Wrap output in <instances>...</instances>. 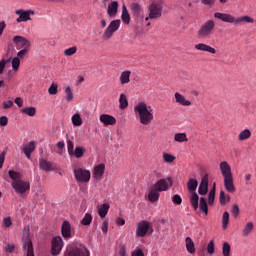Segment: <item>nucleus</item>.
<instances>
[{
	"label": "nucleus",
	"mask_w": 256,
	"mask_h": 256,
	"mask_svg": "<svg viewBox=\"0 0 256 256\" xmlns=\"http://www.w3.org/2000/svg\"><path fill=\"white\" fill-rule=\"evenodd\" d=\"M224 187L228 193H235V184L233 183V176L224 178Z\"/></svg>",
	"instance_id": "25"
},
{
	"label": "nucleus",
	"mask_w": 256,
	"mask_h": 256,
	"mask_svg": "<svg viewBox=\"0 0 256 256\" xmlns=\"http://www.w3.org/2000/svg\"><path fill=\"white\" fill-rule=\"evenodd\" d=\"M77 53V47L73 46L64 51V55L66 57H71V55H75Z\"/></svg>",
	"instance_id": "49"
},
{
	"label": "nucleus",
	"mask_w": 256,
	"mask_h": 256,
	"mask_svg": "<svg viewBox=\"0 0 256 256\" xmlns=\"http://www.w3.org/2000/svg\"><path fill=\"white\" fill-rule=\"evenodd\" d=\"M174 141H177V143H185L188 141L187 134L185 133H176L174 135Z\"/></svg>",
	"instance_id": "40"
},
{
	"label": "nucleus",
	"mask_w": 256,
	"mask_h": 256,
	"mask_svg": "<svg viewBox=\"0 0 256 256\" xmlns=\"http://www.w3.org/2000/svg\"><path fill=\"white\" fill-rule=\"evenodd\" d=\"M99 119L105 127H109V125L113 126L117 123V119L109 114H102Z\"/></svg>",
	"instance_id": "17"
},
{
	"label": "nucleus",
	"mask_w": 256,
	"mask_h": 256,
	"mask_svg": "<svg viewBox=\"0 0 256 256\" xmlns=\"http://www.w3.org/2000/svg\"><path fill=\"white\" fill-rule=\"evenodd\" d=\"M220 205H227V196L225 195V191L221 190L219 195Z\"/></svg>",
	"instance_id": "52"
},
{
	"label": "nucleus",
	"mask_w": 256,
	"mask_h": 256,
	"mask_svg": "<svg viewBox=\"0 0 256 256\" xmlns=\"http://www.w3.org/2000/svg\"><path fill=\"white\" fill-rule=\"evenodd\" d=\"M119 103H120L119 105L120 109H127V107H129V101L127 100V95L120 94Z\"/></svg>",
	"instance_id": "39"
},
{
	"label": "nucleus",
	"mask_w": 256,
	"mask_h": 256,
	"mask_svg": "<svg viewBox=\"0 0 256 256\" xmlns=\"http://www.w3.org/2000/svg\"><path fill=\"white\" fill-rule=\"evenodd\" d=\"M160 195L161 194L158 191V189L156 187L152 186L149 190L148 200L150 201V203H157V201H159Z\"/></svg>",
	"instance_id": "21"
},
{
	"label": "nucleus",
	"mask_w": 256,
	"mask_h": 256,
	"mask_svg": "<svg viewBox=\"0 0 256 256\" xmlns=\"http://www.w3.org/2000/svg\"><path fill=\"white\" fill-rule=\"evenodd\" d=\"M13 251H15V245L8 244V245L5 247V252H6V253H13Z\"/></svg>",
	"instance_id": "63"
},
{
	"label": "nucleus",
	"mask_w": 256,
	"mask_h": 256,
	"mask_svg": "<svg viewBox=\"0 0 256 256\" xmlns=\"http://www.w3.org/2000/svg\"><path fill=\"white\" fill-rule=\"evenodd\" d=\"M118 9H119V2L112 1L108 5L107 14L109 15V17H115L117 15Z\"/></svg>",
	"instance_id": "24"
},
{
	"label": "nucleus",
	"mask_w": 256,
	"mask_h": 256,
	"mask_svg": "<svg viewBox=\"0 0 256 256\" xmlns=\"http://www.w3.org/2000/svg\"><path fill=\"white\" fill-rule=\"evenodd\" d=\"M67 150L68 155H72V153L75 151L73 141L67 140Z\"/></svg>",
	"instance_id": "56"
},
{
	"label": "nucleus",
	"mask_w": 256,
	"mask_h": 256,
	"mask_svg": "<svg viewBox=\"0 0 256 256\" xmlns=\"http://www.w3.org/2000/svg\"><path fill=\"white\" fill-rule=\"evenodd\" d=\"M220 171L221 175L224 177V179L233 177V172H231V166L227 161H222L220 163Z\"/></svg>",
	"instance_id": "16"
},
{
	"label": "nucleus",
	"mask_w": 256,
	"mask_h": 256,
	"mask_svg": "<svg viewBox=\"0 0 256 256\" xmlns=\"http://www.w3.org/2000/svg\"><path fill=\"white\" fill-rule=\"evenodd\" d=\"M215 202V184L212 190L208 194V204L213 205Z\"/></svg>",
	"instance_id": "48"
},
{
	"label": "nucleus",
	"mask_w": 256,
	"mask_h": 256,
	"mask_svg": "<svg viewBox=\"0 0 256 256\" xmlns=\"http://www.w3.org/2000/svg\"><path fill=\"white\" fill-rule=\"evenodd\" d=\"M176 103H178L179 105H182L183 107H191V101L185 99V96H183V94L176 92L174 94Z\"/></svg>",
	"instance_id": "23"
},
{
	"label": "nucleus",
	"mask_w": 256,
	"mask_h": 256,
	"mask_svg": "<svg viewBox=\"0 0 256 256\" xmlns=\"http://www.w3.org/2000/svg\"><path fill=\"white\" fill-rule=\"evenodd\" d=\"M64 93L66 95V101L71 103V101H73V90H71V87L67 86L64 90Z\"/></svg>",
	"instance_id": "43"
},
{
	"label": "nucleus",
	"mask_w": 256,
	"mask_h": 256,
	"mask_svg": "<svg viewBox=\"0 0 256 256\" xmlns=\"http://www.w3.org/2000/svg\"><path fill=\"white\" fill-rule=\"evenodd\" d=\"M247 139H251V130L244 129L238 134V141H247Z\"/></svg>",
	"instance_id": "31"
},
{
	"label": "nucleus",
	"mask_w": 256,
	"mask_h": 256,
	"mask_svg": "<svg viewBox=\"0 0 256 256\" xmlns=\"http://www.w3.org/2000/svg\"><path fill=\"white\" fill-rule=\"evenodd\" d=\"M163 160L165 161V163H173V161H175V156L169 153H164Z\"/></svg>",
	"instance_id": "51"
},
{
	"label": "nucleus",
	"mask_w": 256,
	"mask_h": 256,
	"mask_svg": "<svg viewBox=\"0 0 256 256\" xmlns=\"http://www.w3.org/2000/svg\"><path fill=\"white\" fill-rule=\"evenodd\" d=\"M134 112L138 114L141 125H150L151 121H153V108L148 106L145 102H139L134 107Z\"/></svg>",
	"instance_id": "1"
},
{
	"label": "nucleus",
	"mask_w": 256,
	"mask_h": 256,
	"mask_svg": "<svg viewBox=\"0 0 256 256\" xmlns=\"http://www.w3.org/2000/svg\"><path fill=\"white\" fill-rule=\"evenodd\" d=\"M121 19L125 25H129L131 23V15H129V11L127 10V6L123 5L122 6V15Z\"/></svg>",
	"instance_id": "28"
},
{
	"label": "nucleus",
	"mask_w": 256,
	"mask_h": 256,
	"mask_svg": "<svg viewBox=\"0 0 256 256\" xmlns=\"http://www.w3.org/2000/svg\"><path fill=\"white\" fill-rule=\"evenodd\" d=\"M23 249L27 251L26 256H35L33 252V242L29 237V228H24L23 230Z\"/></svg>",
	"instance_id": "10"
},
{
	"label": "nucleus",
	"mask_w": 256,
	"mask_h": 256,
	"mask_svg": "<svg viewBox=\"0 0 256 256\" xmlns=\"http://www.w3.org/2000/svg\"><path fill=\"white\" fill-rule=\"evenodd\" d=\"M27 53H29V48H23L22 50H20L17 53V57L20 59H23V57H25V55H27Z\"/></svg>",
	"instance_id": "58"
},
{
	"label": "nucleus",
	"mask_w": 256,
	"mask_h": 256,
	"mask_svg": "<svg viewBox=\"0 0 256 256\" xmlns=\"http://www.w3.org/2000/svg\"><path fill=\"white\" fill-rule=\"evenodd\" d=\"M199 185V183L197 182L196 179L190 178L188 180V191H190V193H195V191H197V186Z\"/></svg>",
	"instance_id": "35"
},
{
	"label": "nucleus",
	"mask_w": 256,
	"mask_h": 256,
	"mask_svg": "<svg viewBox=\"0 0 256 256\" xmlns=\"http://www.w3.org/2000/svg\"><path fill=\"white\" fill-rule=\"evenodd\" d=\"M104 173H105V164L102 163L94 167L93 177H95V179H101Z\"/></svg>",
	"instance_id": "27"
},
{
	"label": "nucleus",
	"mask_w": 256,
	"mask_h": 256,
	"mask_svg": "<svg viewBox=\"0 0 256 256\" xmlns=\"http://www.w3.org/2000/svg\"><path fill=\"white\" fill-rule=\"evenodd\" d=\"M209 191V177L205 175L198 188L199 195H207Z\"/></svg>",
	"instance_id": "18"
},
{
	"label": "nucleus",
	"mask_w": 256,
	"mask_h": 256,
	"mask_svg": "<svg viewBox=\"0 0 256 256\" xmlns=\"http://www.w3.org/2000/svg\"><path fill=\"white\" fill-rule=\"evenodd\" d=\"M213 31H215V21L208 20L200 26L197 35L200 39H209L213 35Z\"/></svg>",
	"instance_id": "4"
},
{
	"label": "nucleus",
	"mask_w": 256,
	"mask_h": 256,
	"mask_svg": "<svg viewBox=\"0 0 256 256\" xmlns=\"http://www.w3.org/2000/svg\"><path fill=\"white\" fill-rule=\"evenodd\" d=\"M132 256H145V253H143V250L141 249H136L133 253Z\"/></svg>",
	"instance_id": "64"
},
{
	"label": "nucleus",
	"mask_w": 256,
	"mask_h": 256,
	"mask_svg": "<svg viewBox=\"0 0 256 256\" xmlns=\"http://www.w3.org/2000/svg\"><path fill=\"white\" fill-rule=\"evenodd\" d=\"M13 107V101L8 100L6 102H3V109H11Z\"/></svg>",
	"instance_id": "62"
},
{
	"label": "nucleus",
	"mask_w": 256,
	"mask_h": 256,
	"mask_svg": "<svg viewBox=\"0 0 256 256\" xmlns=\"http://www.w3.org/2000/svg\"><path fill=\"white\" fill-rule=\"evenodd\" d=\"M251 177L252 175L250 173H246L244 175L245 185H253V183L251 182Z\"/></svg>",
	"instance_id": "61"
},
{
	"label": "nucleus",
	"mask_w": 256,
	"mask_h": 256,
	"mask_svg": "<svg viewBox=\"0 0 256 256\" xmlns=\"http://www.w3.org/2000/svg\"><path fill=\"white\" fill-rule=\"evenodd\" d=\"M9 61H11V58L8 60L2 59L0 61V75H3V71H5V67H6L7 63H9Z\"/></svg>",
	"instance_id": "55"
},
{
	"label": "nucleus",
	"mask_w": 256,
	"mask_h": 256,
	"mask_svg": "<svg viewBox=\"0 0 256 256\" xmlns=\"http://www.w3.org/2000/svg\"><path fill=\"white\" fill-rule=\"evenodd\" d=\"M200 209L203 211V213H205V215H207V213H209V208L207 206V200H205V198H203V197L200 198Z\"/></svg>",
	"instance_id": "44"
},
{
	"label": "nucleus",
	"mask_w": 256,
	"mask_h": 256,
	"mask_svg": "<svg viewBox=\"0 0 256 256\" xmlns=\"http://www.w3.org/2000/svg\"><path fill=\"white\" fill-rule=\"evenodd\" d=\"M21 113H23L24 115H28V117H35V115H37V108L35 107H26L21 109Z\"/></svg>",
	"instance_id": "33"
},
{
	"label": "nucleus",
	"mask_w": 256,
	"mask_h": 256,
	"mask_svg": "<svg viewBox=\"0 0 256 256\" xmlns=\"http://www.w3.org/2000/svg\"><path fill=\"white\" fill-rule=\"evenodd\" d=\"M39 167L42 169V171H46V173H49V171H55L53 163L45 160L44 158L39 159Z\"/></svg>",
	"instance_id": "20"
},
{
	"label": "nucleus",
	"mask_w": 256,
	"mask_h": 256,
	"mask_svg": "<svg viewBox=\"0 0 256 256\" xmlns=\"http://www.w3.org/2000/svg\"><path fill=\"white\" fill-rule=\"evenodd\" d=\"M214 17L215 19H219L224 23H233L234 25H239V23H255V20H253V18L249 16H241V17L235 18V16L229 13L216 12L214 13Z\"/></svg>",
	"instance_id": "2"
},
{
	"label": "nucleus",
	"mask_w": 256,
	"mask_h": 256,
	"mask_svg": "<svg viewBox=\"0 0 256 256\" xmlns=\"http://www.w3.org/2000/svg\"><path fill=\"white\" fill-rule=\"evenodd\" d=\"M8 124H9V118H7V116H1L0 127H7Z\"/></svg>",
	"instance_id": "57"
},
{
	"label": "nucleus",
	"mask_w": 256,
	"mask_h": 256,
	"mask_svg": "<svg viewBox=\"0 0 256 256\" xmlns=\"http://www.w3.org/2000/svg\"><path fill=\"white\" fill-rule=\"evenodd\" d=\"M12 188L18 195H25L27 191H30L31 184L23 180H16L12 182Z\"/></svg>",
	"instance_id": "8"
},
{
	"label": "nucleus",
	"mask_w": 256,
	"mask_h": 256,
	"mask_svg": "<svg viewBox=\"0 0 256 256\" xmlns=\"http://www.w3.org/2000/svg\"><path fill=\"white\" fill-rule=\"evenodd\" d=\"M185 243L186 250L188 251V253L193 255V253H195V243L193 242V239H191V237H186Z\"/></svg>",
	"instance_id": "30"
},
{
	"label": "nucleus",
	"mask_w": 256,
	"mask_h": 256,
	"mask_svg": "<svg viewBox=\"0 0 256 256\" xmlns=\"http://www.w3.org/2000/svg\"><path fill=\"white\" fill-rule=\"evenodd\" d=\"M8 175L12 181H21V174L19 172H15L14 170H9Z\"/></svg>",
	"instance_id": "42"
},
{
	"label": "nucleus",
	"mask_w": 256,
	"mask_h": 256,
	"mask_svg": "<svg viewBox=\"0 0 256 256\" xmlns=\"http://www.w3.org/2000/svg\"><path fill=\"white\" fill-rule=\"evenodd\" d=\"M207 253L213 255L215 253V242L211 240L207 245Z\"/></svg>",
	"instance_id": "50"
},
{
	"label": "nucleus",
	"mask_w": 256,
	"mask_h": 256,
	"mask_svg": "<svg viewBox=\"0 0 256 256\" xmlns=\"http://www.w3.org/2000/svg\"><path fill=\"white\" fill-rule=\"evenodd\" d=\"M194 48L197 51H205L206 53H211L212 55H215L217 53V50L215 48L205 44V43H199L194 46Z\"/></svg>",
	"instance_id": "22"
},
{
	"label": "nucleus",
	"mask_w": 256,
	"mask_h": 256,
	"mask_svg": "<svg viewBox=\"0 0 256 256\" xmlns=\"http://www.w3.org/2000/svg\"><path fill=\"white\" fill-rule=\"evenodd\" d=\"M35 151V141H31L30 143L24 145L23 153L27 157V159H31V153Z\"/></svg>",
	"instance_id": "26"
},
{
	"label": "nucleus",
	"mask_w": 256,
	"mask_h": 256,
	"mask_svg": "<svg viewBox=\"0 0 256 256\" xmlns=\"http://www.w3.org/2000/svg\"><path fill=\"white\" fill-rule=\"evenodd\" d=\"M253 222H248L242 230V237H249L253 231Z\"/></svg>",
	"instance_id": "38"
},
{
	"label": "nucleus",
	"mask_w": 256,
	"mask_h": 256,
	"mask_svg": "<svg viewBox=\"0 0 256 256\" xmlns=\"http://www.w3.org/2000/svg\"><path fill=\"white\" fill-rule=\"evenodd\" d=\"M172 203H174V205H181V203H183V199L180 195L176 194L172 197Z\"/></svg>",
	"instance_id": "54"
},
{
	"label": "nucleus",
	"mask_w": 256,
	"mask_h": 256,
	"mask_svg": "<svg viewBox=\"0 0 256 256\" xmlns=\"http://www.w3.org/2000/svg\"><path fill=\"white\" fill-rule=\"evenodd\" d=\"M20 65H21V60L19 59V57H14L12 59V69L14 71H19Z\"/></svg>",
	"instance_id": "47"
},
{
	"label": "nucleus",
	"mask_w": 256,
	"mask_h": 256,
	"mask_svg": "<svg viewBox=\"0 0 256 256\" xmlns=\"http://www.w3.org/2000/svg\"><path fill=\"white\" fill-rule=\"evenodd\" d=\"M148 13L150 19H161V17L163 16V1H152L151 4L148 6Z\"/></svg>",
	"instance_id": "3"
},
{
	"label": "nucleus",
	"mask_w": 256,
	"mask_h": 256,
	"mask_svg": "<svg viewBox=\"0 0 256 256\" xmlns=\"http://www.w3.org/2000/svg\"><path fill=\"white\" fill-rule=\"evenodd\" d=\"M74 177L78 183H89L91 181V171L83 168H74Z\"/></svg>",
	"instance_id": "7"
},
{
	"label": "nucleus",
	"mask_w": 256,
	"mask_h": 256,
	"mask_svg": "<svg viewBox=\"0 0 256 256\" xmlns=\"http://www.w3.org/2000/svg\"><path fill=\"white\" fill-rule=\"evenodd\" d=\"M13 43L17 49H30L31 47V41L23 36H14Z\"/></svg>",
	"instance_id": "13"
},
{
	"label": "nucleus",
	"mask_w": 256,
	"mask_h": 256,
	"mask_svg": "<svg viewBox=\"0 0 256 256\" xmlns=\"http://www.w3.org/2000/svg\"><path fill=\"white\" fill-rule=\"evenodd\" d=\"M109 204H102L98 210V215L101 219H105L107 217V213H109Z\"/></svg>",
	"instance_id": "36"
},
{
	"label": "nucleus",
	"mask_w": 256,
	"mask_h": 256,
	"mask_svg": "<svg viewBox=\"0 0 256 256\" xmlns=\"http://www.w3.org/2000/svg\"><path fill=\"white\" fill-rule=\"evenodd\" d=\"M131 81V71L126 70L120 74L121 85H127Z\"/></svg>",
	"instance_id": "29"
},
{
	"label": "nucleus",
	"mask_w": 256,
	"mask_h": 256,
	"mask_svg": "<svg viewBox=\"0 0 256 256\" xmlns=\"http://www.w3.org/2000/svg\"><path fill=\"white\" fill-rule=\"evenodd\" d=\"M119 27H121V20H113L110 22L108 27L105 29L102 38L107 41L113 37V33L119 30Z\"/></svg>",
	"instance_id": "9"
},
{
	"label": "nucleus",
	"mask_w": 256,
	"mask_h": 256,
	"mask_svg": "<svg viewBox=\"0 0 256 256\" xmlns=\"http://www.w3.org/2000/svg\"><path fill=\"white\" fill-rule=\"evenodd\" d=\"M64 256H89V251L81 244H72L66 249Z\"/></svg>",
	"instance_id": "5"
},
{
	"label": "nucleus",
	"mask_w": 256,
	"mask_h": 256,
	"mask_svg": "<svg viewBox=\"0 0 256 256\" xmlns=\"http://www.w3.org/2000/svg\"><path fill=\"white\" fill-rule=\"evenodd\" d=\"M72 125H74V127H81L83 125V119H81V114L76 113L72 116Z\"/></svg>",
	"instance_id": "37"
},
{
	"label": "nucleus",
	"mask_w": 256,
	"mask_h": 256,
	"mask_svg": "<svg viewBox=\"0 0 256 256\" xmlns=\"http://www.w3.org/2000/svg\"><path fill=\"white\" fill-rule=\"evenodd\" d=\"M13 225V222L11 221L10 217H6L3 219V226L6 228H9Z\"/></svg>",
	"instance_id": "59"
},
{
	"label": "nucleus",
	"mask_w": 256,
	"mask_h": 256,
	"mask_svg": "<svg viewBox=\"0 0 256 256\" xmlns=\"http://www.w3.org/2000/svg\"><path fill=\"white\" fill-rule=\"evenodd\" d=\"M229 225V212L225 211L222 216V228L227 229Z\"/></svg>",
	"instance_id": "45"
},
{
	"label": "nucleus",
	"mask_w": 256,
	"mask_h": 256,
	"mask_svg": "<svg viewBox=\"0 0 256 256\" xmlns=\"http://www.w3.org/2000/svg\"><path fill=\"white\" fill-rule=\"evenodd\" d=\"M83 155H85V148L78 146L74 149L72 155H70V156L76 157V159H81V157H83Z\"/></svg>",
	"instance_id": "34"
},
{
	"label": "nucleus",
	"mask_w": 256,
	"mask_h": 256,
	"mask_svg": "<svg viewBox=\"0 0 256 256\" xmlns=\"http://www.w3.org/2000/svg\"><path fill=\"white\" fill-rule=\"evenodd\" d=\"M190 202L193 209L195 210L199 209V195H197V192H192L190 196Z\"/></svg>",
	"instance_id": "32"
},
{
	"label": "nucleus",
	"mask_w": 256,
	"mask_h": 256,
	"mask_svg": "<svg viewBox=\"0 0 256 256\" xmlns=\"http://www.w3.org/2000/svg\"><path fill=\"white\" fill-rule=\"evenodd\" d=\"M58 86L55 83H52L51 86L48 88V93L49 95H57L58 91Z\"/></svg>",
	"instance_id": "53"
},
{
	"label": "nucleus",
	"mask_w": 256,
	"mask_h": 256,
	"mask_svg": "<svg viewBox=\"0 0 256 256\" xmlns=\"http://www.w3.org/2000/svg\"><path fill=\"white\" fill-rule=\"evenodd\" d=\"M153 187L156 188L160 193L163 191H168L170 187H173V178L166 177L160 179L153 185Z\"/></svg>",
	"instance_id": "11"
},
{
	"label": "nucleus",
	"mask_w": 256,
	"mask_h": 256,
	"mask_svg": "<svg viewBox=\"0 0 256 256\" xmlns=\"http://www.w3.org/2000/svg\"><path fill=\"white\" fill-rule=\"evenodd\" d=\"M222 255L223 256H231V245L228 242L223 243Z\"/></svg>",
	"instance_id": "41"
},
{
	"label": "nucleus",
	"mask_w": 256,
	"mask_h": 256,
	"mask_svg": "<svg viewBox=\"0 0 256 256\" xmlns=\"http://www.w3.org/2000/svg\"><path fill=\"white\" fill-rule=\"evenodd\" d=\"M130 9L136 21H140V19H143V9L141 8V5H139V3H132L130 5Z\"/></svg>",
	"instance_id": "15"
},
{
	"label": "nucleus",
	"mask_w": 256,
	"mask_h": 256,
	"mask_svg": "<svg viewBox=\"0 0 256 256\" xmlns=\"http://www.w3.org/2000/svg\"><path fill=\"white\" fill-rule=\"evenodd\" d=\"M61 233L64 239H71V223L64 221L61 226Z\"/></svg>",
	"instance_id": "19"
},
{
	"label": "nucleus",
	"mask_w": 256,
	"mask_h": 256,
	"mask_svg": "<svg viewBox=\"0 0 256 256\" xmlns=\"http://www.w3.org/2000/svg\"><path fill=\"white\" fill-rule=\"evenodd\" d=\"M147 235H153V226L151 223L142 220L137 225L136 237H147Z\"/></svg>",
	"instance_id": "6"
},
{
	"label": "nucleus",
	"mask_w": 256,
	"mask_h": 256,
	"mask_svg": "<svg viewBox=\"0 0 256 256\" xmlns=\"http://www.w3.org/2000/svg\"><path fill=\"white\" fill-rule=\"evenodd\" d=\"M15 13L19 15V17L16 19L17 23H23V21H31V15H35V12L33 10H23L19 9L16 10Z\"/></svg>",
	"instance_id": "14"
},
{
	"label": "nucleus",
	"mask_w": 256,
	"mask_h": 256,
	"mask_svg": "<svg viewBox=\"0 0 256 256\" xmlns=\"http://www.w3.org/2000/svg\"><path fill=\"white\" fill-rule=\"evenodd\" d=\"M63 249V238L55 236L51 240V253L53 256L59 255Z\"/></svg>",
	"instance_id": "12"
},
{
	"label": "nucleus",
	"mask_w": 256,
	"mask_h": 256,
	"mask_svg": "<svg viewBox=\"0 0 256 256\" xmlns=\"http://www.w3.org/2000/svg\"><path fill=\"white\" fill-rule=\"evenodd\" d=\"M231 213L233 215V217H238L239 215V206L237 204H234L232 209H231Z\"/></svg>",
	"instance_id": "60"
},
{
	"label": "nucleus",
	"mask_w": 256,
	"mask_h": 256,
	"mask_svg": "<svg viewBox=\"0 0 256 256\" xmlns=\"http://www.w3.org/2000/svg\"><path fill=\"white\" fill-rule=\"evenodd\" d=\"M93 221V216H91L90 213H86L83 219L81 220L82 225H91V222Z\"/></svg>",
	"instance_id": "46"
}]
</instances>
